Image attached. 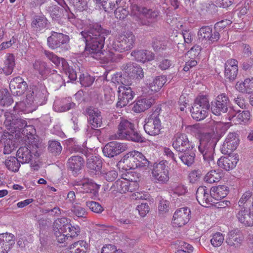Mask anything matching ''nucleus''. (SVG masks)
<instances>
[{"mask_svg":"<svg viewBox=\"0 0 253 253\" xmlns=\"http://www.w3.org/2000/svg\"><path fill=\"white\" fill-rule=\"evenodd\" d=\"M108 31L103 29L100 25L94 24L81 32V35L85 42V54L93 58H101V49L104 46L105 36Z\"/></svg>","mask_w":253,"mask_h":253,"instance_id":"f257e3e1","label":"nucleus"},{"mask_svg":"<svg viewBox=\"0 0 253 253\" xmlns=\"http://www.w3.org/2000/svg\"><path fill=\"white\" fill-rule=\"evenodd\" d=\"M135 37L131 32H126L119 34L116 39L110 42L109 44V51L108 56L105 57L106 62H115L119 59L121 55L119 53H114L113 50L123 52L131 50L134 46Z\"/></svg>","mask_w":253,"mask_h":253,"instance_id":"f03ea898","label":"nucleus"},{"mask_svg":"<svg viewBox=\"0 0 253 253\" xmlns=\"http://www.w3.org/2000/svg\"><path fill=\"white\" fill-rule=\"evenodd\" d=\"M206 186H200L196 192V199L199 203L207 207L211 204L212 199L219 200L225 197L228 194L227 187L225 185L213 187L210 191Z\"/></svg>","mask_w":253,"mask_h":253,"instance_id":"7ed1b4c3","label":"nucleus"},{"mask_svg":"<svg viewBox=\"0 0 253 253\" xmlns=\"http://www.w3.org/2000/svg\"><path fill=\"white\" fill-rule=\"evenodd\" d=\"M116 138L137 142L142 141L141 135L134 130L133 124L124 119L118 125Z\"/></svg>","mask_w":253,"mask_h":253,"instance_id":"20e7f679","label":"nucleus"},{"mask_svg":"<svg viewBox=\"0 0 253 253\" xmlns=\"http://www.w3.org/2000/svg\"><path fill=\"white\" fill-rule=\"evenodd\" d=\"M209 107L210 104L208 98L204 95L198 96L190 110L192 118L197 121L203 120L207 115Z\"/></svg>","mask_w":253,"mask_h":253,"instance_id":"39448f33","label":"nucleus"},{"mask_svg":"<svg viewBox=\"0 0 253 253\" xmlns=\"http://www.w3.org/2000/svg\"><path fill=\"white\" fill-rule=\"evenodd\" d=\"M4 116L5 120L4 124L9 130L8 133H16L15 135L19 136L21 131H22V133H25L24 128L26 126L32 127L31 126H27L26 120L22 118L15 119V117L10 113H5Z\"/></svg>","mask_w":253,"mask_h":253,"instance_id":"423d86ee","label":"nucleus"},{"mask_svg":"<svg viewBox=\"0 0 253 253\" xmlns=\"http://www.w3.org/2000/svg\"><path fill=\"white\" fill-rule=\"evenodd\" d=\"M47 91L45 87L42 84L30 86L26 92V102L30 106L33 104L36 106L41 104V101L44 99Z\"/></svg>","mask_w":253,"mask_h":253,"instance_id":"0eeeda50","label":"nucleus"},{"mask_svg":"<svg viewBox=\"0 0 253 253\" xmlns=\"http://www.w3.org/2000/svg\"><path fill=\"white\" fill-rule=\"evenodd\" d=\"M169 169L167 164L164 161L154 163L151 169V174L153 179L158 183H167L169 179Z\"/></svg>","mask_w":253,"mask_h":253,"instance_id":"6e6552de","label":"nucleus"},{"mask_svg":"<svg viewBox=\"0 0 253 253\" xmlns=\"http://www.w3.org/2000/svg\"><path fill=\"white\" fill-rule=\"evenodd\" d=\"M173 147L179 152H186L193 150L196 145L194 142L190 141L186 134L177 132L172 138Z\"/></svg>","mask_w":253,"mask_h":253,"instance_id":"1a4fd4ad","label":"nucleus"},{"mask_svg":"<svg viewBox=\"0 0 253 253\" xmlns=\"http://www.w3.org/2000/svg\"><path fill=\"white\" fill-rule=\"evenodd\" d=\"M44 54L46 57L56 66L60 67L61 66L63 70L65 71L66 74L71 80L75 81L76 80L77 74L75 71L68 67L67 62L64 59L59 58L53 52L45 50Z\"/></svg>","mask_w":253,"mask_h":253,"instance_id":"9d476101","label":"nucleus"},{"mask_svg":"<svg viewBox=\"0 0 253 253\" xmlns=\"http://www.w3.org/2000/svg\"><path fill=\"white\" fill-rule=\"evenodd\" d=\"M70 220L66 217L56 219L54 223V231L57 242L63 243L66 242L65 235L67 232V228H69Z\"/></svg>","mask_w":253,"mask_h":253,"instance_id":"9b49d317","label":"nucleus"},{"mask_svg":"<svg viewBox=\"0 0 253 253\" xmlns=\"http://www.w3.org/2000/svg\"><path fill=\"white\" fill-rule=\"evenodd\" d=\"M145 132L150 135H158L161 129V123L158 112H154L145 119L144 125Z\"/></svg>","mask_w":253,"mask_h":253,"instance_id":"f8f14e48","label":"nucleus"},{"mask_svg":"<svg viewBox=\"0 0 253 253\" xmlns=\"http://www.w3.org/2000/svg\"><path fill=\"white\" fill-rule=\"evenodd\" d=\"M141 155L140 152L132 151L126 154L118 162V167L123 170H128L137 168L136 158H140Z\"/></svg>","mask_w":253,"mask_h":253,"instance_id":"ddd939ff","label":"nucleus"},{"mask_svg":"<svg viewBox=\"0 0 253 253\" xmlns=\"http://www.w3.org/2000/svg\"><path fill=\"white\" fill-rule=\"evenodd\" d=\"M127 149V145L126 143L112 141L105 145L102 151L105 156L112 158L125 151Z\"/></svg>","mask_w":253,"mask_h":253,"instance_id":"4468645a","label":"nucleus"},{"mask_svg":"<svg viewBox=\"0 0 253 253\" xmlns=\"http://www.w3.org/2000/svg\"><path fill=\"white\" fill-rule=\"evenodd\" d=\"M229 99L224 93L218 95L211 104V111L215 115H219L222 113H225L228 110Z\"/></svg>","mask_w":253,"mask_h":253,"instance_id":"2eb2a0df","label":"nucleus"},{"mask_svg":"<svg viewBox=\"0 0 253 253\" xmlns=\"http://www.w3.org/2000/svg\"><path fill=\"white\" fill-rule=\"evenodd\" d=\"M191 211L187 207L181 208L175 211L173 214L172 224L175 227H181L190 219Z\"/></svg>","mask_w":253,"mask_h":253,"instance_id":"dca6fc26","label":"nucleus"},{"mask_svg":"<svg viewBox=\"0 0 253 253\" xmlns=\"http://www.w3.org/2000/svg\"><path fill=\"white\" fill-rule=\"evenodd\" d=\"M118 101L117 107L122 108L127 105L134 96V93L131 88L126 85H120L118 87Z\"/></svg>","mask_w":253,"mask_h":253,"instance_id":"f3484780","label":"nucleus"},{"mask_svg":"<svg viewBox=\"0 0 253 253\" xmlns=\"http://www.w3.org/2000/svg\"><path fill=\"white\" fill-rule=\"evenodd\" d=\"M69 37L61 33L52 32L51 36L47 39V45L52 49L62 47L69 42Z\"/></svg>","mask_w":253,"mask_h":253,"instance_id":"a211bd4d","label":"nucleus"},{"mask_svg":"<svg viewBox=\"0 0 253 253\" xmlns=\"http://www.w3.org/2000/svg\"><path fill=\"white\" fill-rule=\"evenodd\" d=\"M239 143V138L235 132H230L227 135L222 147L221 151L224 154H228L236 150Z\"/></svg>","mask_w":253,"mask_h":253,"instance_id":"6ab92c4d","label":"nucleus"},{"mask_svg":"<svg viewBox=\"0 0 253 253\" xmlns=\"http://www.w3.org/2000/svg\"><path fill=\"white\" fill-rule=\"evenodd\" d=\"M75 186L76 189L80 192L90 193L92 196H96L100 188L99 185L89 179H85L78 182Z\"/></svg>","mask_w":253,"mask_h":253,"instance_id":"aec40b11","label":"nucleus"},{"mask_svg":"<svg viewBox=\"0 0 253 253\" xmlns=\"http://www.w3.org/2000/svg\"><path fill=\"white\" fill-rule=\"evenodd\" d=\"M198 149L203 155L205 163H207V167H211L215 164L213 159L214 149L212 145H206L204 141H201Z\"/></svg>","mask_w":253,"mask_h":253,"instance_id":"412c9836","label":"nucleus"},{"mask_svg":"<svg viewBox=\"0 0 253 253\" xmlns=\"http://www.w3.org/2000/svg\"><path fill=\"white\" fill-rule=\"evenodd\" d=\"M137 187V183L129 181L125 178L119 179L113 184L114 190L121 193H126L127 192H132Z\"/></svg>","mask_w":253,"mask_h":253,"instance_id":"4be33fe9","label":"nucleus"},{"mask_svg":"<svg viewBox=\"0 0 253 253\" xmlns=\"http://www.w3.org/2000/svg\"><path fill=\"white\" fill-rule=\"evenodd\" d=\"M87 120L92 128L95 129L101 126L102 118L101 113L97 108H88L86 109Z\"/></svg>","mask_w":253,"mask_h":253,"instance_id":"5701e85b","label":"nucleus"},{"mask_svg":"<svg viewBox=\"0 0 253 253\" xmlns=\"http://www.w3.org/2000/svg\"><path fill=\"white\" fill-rule=\"evenodd\" d=\"M238 161V155L235 154L221 157L218 159L217 164L220 168L230 170L236 167Z\"/></svg>","mask_w":253,"mask_h":253,"instance_id":"b1692460","label":"nucleus"},{"mask_svg":"<svg viewBox=\"0 0 253 253\" xmlns=\"http://www.w3.org/2000/svg\"><path fill=\"white\" fill-rule=\"evenodd\" d=\"M15 244L14 236L8 233L0 234V253H8Z\"/></svg>","mask_w":253,"mask_h":253,"instance_id":"393cba45","label":"nucleus"},{"mask_svg":"<svg viewBox=\"0 0 253 253\" xmlns=\"http://www.w3.org/2000/svg\"><path fill=\"white\" fill-rule=\"evenodd\" d=\"M27 87V83L20 77H16L12 79L9 83V88L14 95L19 96L22 94Z\"/></svg>","mask_w":253,"mask_h":253,"instance_id":"a878e982","label":"nucleus"},{"mask_svg":"<svg viewBox=\"0 0 253 253\" xmlns=\"http://www.w3.org/2000/svg\"><path fill=\"white\" fill-rule=\"evenodd\" d=\"M238 221L246 226H253V211L240 208L236 215Z\"/></svg>","mask_w":253,"mask_h":253,"instance_id":"bb28decb","label":"nucleus"},{"mask_svg":"<svg viewBox=\"0 0 253 253\" xmlns=\"http://www.w3.org/2000/svg\"><path fill=\"white\" fill-rule=\"evenodd\" d=\"M125 73L127 76L132 79H140L144 76L141 67L133 63H129L126 65Z\"/></svg>","mask_w":253,"mask_h":253,"instance_id":"cd10ccee","label":"nucleus"},{"mask_svg":"<svg viewBox=\"0 0 253 253\" xmlns=\"http://www.w3.org/2000/svg\"><path fill=\"white\" fill-rule=\"evenodd\" d=\"M238 71V61L233 59L227 61L225 64V76L230 80H234Z\"/></svg>","mask_w":253,"mask_h":253,"instance_id":"c85d7f7f","label":"nucleus"},{"mask_svg":"<svg viewBox=\"0 0 253 253\" xmlns=\"http://www.w3.org/2000/svg\"><path fill=\"white\" fill-rule=\"evenodd\" d=\"M154 103V99L152 97L139 99L134 103L133 110L137 113L143 112L149 108Z\"/></svg>","mask_w":253,"mask_h":253,"instance_id":"c756f323","label":"nucleus"},{"mask_svg":"<svg viewBox=\"0 0 253 253\" xmlns=\"http://www.w3.org/2000/svg\"><path fill=\"white\" fill-rule=\"evenodd\" d=\"M243 240V237L238 229L232 230L228 234L226 242L230 246L238 247Z\"/></svg>","mask_w":253,"mask_h":253,"instance_id":"7c9ffc66","label":"nucleus"},{"mask_svg":"<svg viewBox=\"0 0 253 253\" xmlns=\"http://www.w3.org/2000/svg\"><path fill=\"white\" fill-rule=\"evenodd\" d=\"M131 55L135 58L136 60L143 63L152 60L154 58V53L146 50L133 51Z\"/></svg>","mask_w":253,"mask_h":253,"instance_id":"2f4dec72","label":"nucleus"},{"mask_svg":"<svg viewBox=\"0 0 253 253\" xmlns=\"http://www.w3.org/2000/svg\"><path fill=\"white\" fill-rule=\"evenodd\" d=\"M75 103L71 102V98H65L61 101H56L53 104V109L57 112H65L75 107Z\"/></svg>","mask_w":253,"mask_h":253,"instance_id":"473e14b6","label":"nucleus"},{"mask_svg":"<svg viewBox=\"0 0 253 253\" xmlns=\"http://www.w3.org/2000/svg\"><path fill=\"white\" fill-rule=\"evenodd\" d=\"M30 148V147H21L17 151V159L22 164L28 163L31 161L32 152Z\"/></svg>","mask_w":253,"mask_h":253,"instance_id":"72a5a7b5","label":"nucleus"},{"mask_svg":"<svg viewBox=\"0 0 253 253\" xmlns=\"http://www.w3.org/2000/svg\"><path fill=\"white\" fill-rule=\"evenodd\" d=\"M84 165L83 158L79 156L71 157L68 160V165L70 169L77 173L82 168Z\"/></svg>","mask_w":253,"mask_h":253,"instance_id":"f704fd0d","label":"nucleus"},{"mask_svg":"<svg viewBox=\"0 0 253 253\" xmlns=\"http://www.w3.org/2000/svg\"><path fill=\"white\" fill-rule=\"evenodd\" d=\"M236 88L243 93H251L253 91V77L247 78L244 82L237 83Z\"/></svg>","mask_w":253,"mask_h":253,"instance_id":"c9c22d12","label":"nucleus"},{"mask_svg":"<svg viewBox=\"0 0 253 253\" xmlns=\"http://www.w3.org/2000/svg\"><path fill=\"white\" fill-rule=\"evenodd\" d=\"M122 0H96V3L100 4L107 12L113 11L121 3Z\"/></svg>","mask_w":253,"mask_h":253,"instance_id":"e433bc0d","label":"nucleus"},{"mask_svg":"<svg viewBox=\"0 0 253 253\" xmlns=\"http://www.w3.org/2000/svg\"><path fill=\"white\" fill-rule=\"evenodd\" d=\"M167 77L165 76H158L155 78L148 86L151 90V93L159 91L167 82Z\"/></svg>","mask_w":253,"mask_h":253,"instance_id":"4c0bfd02","label":"nucleus"},{"mask_svg":"<svg viewBox=\"0 0 253 253\" xmlns=\"http://www.w3.org/2000/svg\"><path fill=\"white\" fill-rule=\"evenodd\" d=\"M33 67L35 70L43 77H46L52 72L55 71L54 70L51 71L50 69L47 67L46 63L41 61H35L33 64Z\"/></svg>","mask_w":253,"mask_h":253,"instance_id":"58836bf2","label":"nucleus"},{"mask_svg":"<svg viewBox=\"0 0 253 253\" xmlns=\"http://www.w3.org/2000/svg\"><path fill=\"white\" fill-rule=\"evenodd\" d=\"M86 245L85 242L79 241L72 244L69 249L65 250L62 253H85Z\"/></svg>","mask_w":253,"mask_h":253,"instance_id":"ea45409f","label":"nucleus"},{"mask_svg":"<svg viewBox=\"0 0 253 253\" xmlns=\"http://www.w3.org/2000/svg\"><path fill=\"white\" fill-rule=\"evenodd\" d=\"M102 160L97 156H92L87 161V168L93 171H98L102 167Z\"/></svg>","mask_w":253,"mask_h":253,"instance_id":"a19ab883","label":"nucleus"},{"mask_svg":"<svg viewBox=\"0 0 253 253\" xmlns=\"http://www.w3.org/2000/svg\"><path fill=\"white\" fill-rule=\"evenodd\" d=\"M250 113L248 111H240L238 112L235 115H234L231 118L229 117V120H231L234 119L233 121H235L237 124H243L247 123L250 119Z\"/></svg>","mask_w":253,"mask_h":253,"instance_id":"79ce46f5","label":"nucleus"},{"mask_svg":"<svg viewBox=\"0 0 253 253\" xmlns=\"http://www.w3.org/2000/svg\"><path fill=\"white\" fill-rule=\"evenodd\" d=\"M143 9H145V8L139 7L136 4H132L130 6V15L141 24L145 25L146 24V22L141 21V16L143 15L142 10H143Z\"/></svg>","mask_w":253,"mask_h":253,"instance_id":"37998d69","label":"nucleus"},{"mask_svg":"<svg viewBox=\"0 0 253 253\" xmlns=\"http://www.w3.org/2000/svg\"><path fill=\"white\" fill-rule=\"evenodd\" d=\"M15 66L14 57L12 54H8L6 55L4 62V66L2 69L4 73L6 75L11 74Z\"/></svg>","mask_w":253,"mask_h":253,"instance_id":"c03bdc74","label":"nucleus"},{"mask_svg":"<svg viewBox=\"0 0 253 253\" xmlns=\"http://www.w3.org/2000/svg\"><path fill=\"white\" fill-rule=\"evenodd\" d=\"M47 19L43 16H36L33 20L32 25L36 31H41L46 27Z\"/></svg>","mask_w":253,"mask_h":253,"instance_id":"a18cd8bd","label":"nucleus"},{"mask_svg":"<svg viewBox=\"0 0 253 253\" xmlns=\"http://www.w3.org/2000/svg\"><path fill=\"white\" fill-rule=\"evenodd\" d=\"M20 162L15 157H9L6 159L5 161V165L6 167L10 171L16 172L20 168Z\"/></svg>","mask_w":253,"mask_h":253,"instance_id":"49530a36","label":"nucleus"},{"mask_svg":"<svg viewBox=\"0 0 253 253\" xmlns=\"http://www.w3.org/2000/svg\"><path fill=\"white\" fill-rule=\"evenodd\" d=\"M212 131L218 136L223 135L228 129L227 124L221 122H214L211 123Z\"/></svg>","mask_w":253,"mask_h":253,"instance_id":"de8ad7c7","label":"nucleus"},{"mask_svg":"<svg viewBox=\"0 0 253 253\" xmlns=\"http://www.w3.org/2000/svg\"><path fill=\"white\" fill-rule=\"evenodd\" d=\"M222 175V173L218 171L212 170L207 173L204 179L205 181L209 183H212L219 181Z\"/></svg>","mask_w":253,"mask_h":253,"instance_id":"09e8293b","label":"nucleus"},{"mask_svg":"<svg viewBox=\"0 0 253 253\" xmlns=\"http://www.w3.org/2000/svg\"><path fill=\"white\" fill-rule=\"evenodd\" d=\"M101 176L107 181L111 182L118 177V172L115 169H103L101 172Z\"/></svg>","mask_w":253,"mask_h":253,"instance_id":"8fccbe9b","label":"nucleus"},{"mask_svg":"<svg viewBox=\"0 0 253 253\" xmlns=\"http://www.w3.org/2000/svg\"><path fill=\"white\" fill-rule=\"evenodd\" d=\"M194 150L195 148L189 151L184 152V154L179 157L181 161L185 165L189 166L193 163L195 158Z\"/></svg>","mask_w":253,"mask_h":253,"instance_id":"3c124183","label":"nucleus"},{"mask_svg":"<svg viewBox=\"0 0 253 253\" xmlns=\"http://www.w3.org/2000/svg\"><path fill=\"white\" fill-rule=\"evenodd\" d=\"M13 102L7 89H0V104L2 106H9Z\"/></svg>","mask_w":253,"mask_h":253,"instance_id":"603ef678","label":"nucleus"},{"mask_svg":"<svg viewBox=\"0 0 253 253\" xmlns=\"http://www.w3.org/2000/svg\"><path fill=\"white\" fill-rule=\"evenodd\" d=\"M167 42L162 40L160 38H156L153 39V47L155 51L161 52L166 49Z\"/></svg>","mask_w":253,"mask_h":253,"instance_id":"864d4df0","label":"nucleus"},{"mask_svg":"<svg viewBox=\"0 0 253 253\" xmlns=\"http://www.w3.org/2000/svg\"><path fill=\"white\" fill-rule=\"evenodd\" d=\"M212 33V29L209 26H205L200 28L198 32L199 39L210 42Z\"/></svg>","mask_w":253,"mask_h":253,"instance_id":"5fc2aeb1","label":"nucleus"},{"mask_svg":"<svg viewBox=\"0 0 253 253\" xmlns=\"http://www.w3.org/2000/svg\"><path fill=\"white\" fill-rule=\"evenodd\" d=\"M142 12L143 16L153 21L157 20L160 15V12L157 9H147L145 8V9H143Z\"/></svg>","mask_w":253,"mask_h":253,"instance_id":"6e6d98bb","label":"nucleus"},{"mask_svg":"<svg viewBox=\"0 0 253 253\" xmlns=\"http://www.w3.org/2000/svg\"><path fill=\"white\" fill-rule=\"evenodd\" d=\"M69 2L78 11H82L86 9L87 7L86 0H68Z\"/></svg>","mask_w":253,"mask_h":253,"instance_id":"4d7b16f0","label":"nucleus"},{"mask_svg":"<svg viewBox=\"0 0 253 253\" xmlns=\"http://www.w3.org/2000/svg\"><path fill=\"white\" fill-rule=\"evenodd\" d=\"M224 241V235L221 233L216 232L212 235L211 243L213 247H218L222 244Z\"/></svg>","mask_w":253,"mask_h":253,"instance_id":"13d9d810","label":"nucleus"},{"mask_svg":"<svg viewBox=\"0 0 253 253\" xmlns=\"http://www.w3.org/2000/svg\"><path fill=\"white\" fill-rule=\"evenodd\" d=\"M80 232V228L79 226H72L70 223L69 228H67V232L65 235H68L66 236V241L69 240V238H72L77 236Z\"/></svg>","mask_w":253,"mask_h":253,"instance_id":"bf43d9fd","label":"nucleus"},{"mask_svg":"<svg viewBox=\"0 0 253 253\" xmlns=\"http://www.w3.org/2000/svg\"><path fill=\"white\" fill-rule=\"evenodd\" d=\"M252 193L250 191L245 192L241 196L239 202V206L241 208L244 207L245 205L247 206L248 204L250 203L252 198Z\"/></svg>","mask_w":253,"mask_h":253,"instance_id":"052dcab7","label":"nucleus"},{"mask_svg":"<svg viewBox=\"0 0 253 253\" xmlns=\"http://www.w3.org/2000/svg\"><path fill=\"white\" fill-rule=\"evenodd\" d=\"M80 81L82 85L87 87L93 84L94 78L87 74H82L80 77Z\"/></svg>","mask_w":253,"mask_h":253,"instance_id":"680f3d73","label":"nucleus"},{"mask_svg":"<svg viewBox=\"0 0 253 253\" xmlns=\"http://www.w3.org/2000/svg\"><path fill=\"white\" fill-rule=\"evenodd\" d=\"M15 143L13 140H12V138L9 137L7 139L5 140L4 142V150L3 153L5 154H10L11 152L13 151L15 148Z\"/></svg>","mask_w":253,"mask_h":253,"instance_id":"e2e57ef3","label":"nucleus"},{"mask_svg":"<svg viewBox=\"0 0 253 253\" xmlns=\"http://www.w3.org/2000/svg\"><path fill=\"white\" fill-rule=\"evenodd\" d=\"M140 154L141 155V156H140V158H139L137 157L136 159L137 168L145 169L149 167L150 162L141 152H140Z\"/></svg>","mask_w":253,"mask_h":253,"instance_id":"0e129e2a","label":"nucleus"},{"mask_svg":"<svg viewBox=\"0 0 253 253\" xmlns=\"http://www.w3.org/2000/svg\"><path fill=\"white\" fill-rule=\"evenodd\" d=\"M101 253H126L121 249H117L113 245L108 244L104 246L101 249Z\"/></svg>","mask_w":253,"mask_h":253,"instance_id":"69168bd1","label":"nucleus"},{"mask_svg":"<svg viewBox=\"0 0 253 253\" xmlns=\"http://www.w3.org/2000/svg\"><path fill=\"white\" fill-rule=\"evenodd\" d=\"M48 149L51 153L58 154L61 152L62 146L59 142L52 140L49 142Z\"/></svg>","mask_w":253,"mask_h":253,"instance_id":"338daca9","label":"nucleus"},{"mask_svg":"<svg viewBox=\"0 0 253 253\" xmlns=\"http://www.w3.org/2000/svg\"><path fill=\"white\" fill-rule=\"evenodd\" d=\"M111 80L115 84H122L121 85H125L129 82L128 79H126L124 77H123L120 73L114 74Z\"/></svg>","mask_w":253,"mask_h":253,"instance_id":"774afa93","label":"nucleus"}]
</instances>
